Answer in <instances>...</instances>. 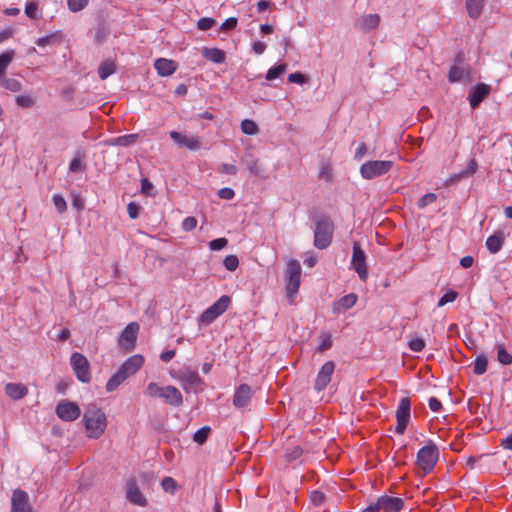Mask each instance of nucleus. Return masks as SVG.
I'll use <instances>...</instances> for the list:
<instances>
[{"label": "nucleus", "instance_id": "f257e3e1", "mask_svg": "<svg viewBox=\"0 0 512 512\" xmlns=\"http://www.w3.org/2000/svg\"><path fill=\"white\" fill-rule=\"evenodd\" d=\"M87 436L98 439L102 436L107 427V417L101 408L95 404H89L83 415Z\"/></svg>", "mask_w": 512, "mask_h": 512}, {"label": "nucleus", "instance_id": "f03ea898", "mask_svg": "<svg viewBox=\"0 0 512 512\" xmlns=\"http://www.w3.org/2000/svg\"><path fill=\"white\" fill-rule=\"evenodd\" d=\"M334 224L330 217L322 215L317 221L314 230V246L318 249L327 248L333 238Z\"/></svg>", "mask_w": 512, "mask_h": 512}, {"label": "nucleus", "instance_id": "7ed1b4c3", "mask_svg": "<svg viewBox=\"0 0 512 512\" xmlns=\"http://www.w3.org/2000/svg\"><path fill=\"white\" fill-rule=\"evenodd\" d=\"M439 458V450L437 446L429 442L422 447L417 453L416 465L423 474H427L433 470Z\"/></svg>", "mask_w": 512, "mask_h": 512}, {"label": "nucleus", "instance_id": "20e7f679", "mask_svg": "<svg viewBox=\"0 0 512 512\" xmlns=\"http://www.w3.org/2000/svg\"><path fill=\"white\" fill-rule=\"evenodd\" d=\"M286 292L290 302L293 301V297L299 290L300 278H301V265L299 261L291 259L287 263L286 271Z\"/></svg>", "mask_w": 512, "mask_h": 512}, {"label": "nucleus", "instance_id": "39448f33", "mask_svg": "<svg viewBox=\"0 0 512 512\" xmlns=\"http://www.w3.org/2000/svg\"><path fill=\"white\" fill-rule=\"evenodd\" d=\"M394 163L389 160H371L363 163L360 167V174L364 179L371 180L388 173Z\"/></svg>", "mask_w": 512, "mask_h": 512}, {"label": "nucleus", "instance_id": "423d86ee", "mask_svg": "<svg viewBox=\"0 0 512 512\" xmlns=\"http://www.w3.org/2000/svg\"><path fill=\"white\" fill-rule=\"evenodd\" d=\"M231 298L227 295L221 296L213 305L207 308L200 316V322L209 325L216 318L222 315L229 307Z\"/></svg>", "mask_w": 512, "mask_h": 512}, {"label": "nucleus", "instance_id": "0eeeda50", "mask_svg": "<svg viewBox=\"0 0 512 512\" xmlns=\"http://www.w3.org/2000/svg\"><path fill=\"white\" fill-rule=\"evenodd\" d=\"M175 378L182 382L185 391L196 390L203 380L199 374L188 367H184L177 371Z\"/></svg>", "mask_w": 512, "mask_h": 512}, {"label": "nucleus", "instance_id": "6e6552de", "mask_svg": "<svg viewBox=\"0 0 512 512\" xmlns=\"http://www.w3.org/2000/svg\"><path fill=\"white\" fill-rule=\"evenodd\" d=\"M139 324L137 322L129 323L121 333L118 343L122 350L130 352L135 348Z\"/></svg>", "mask_w": 512, "mask_h": 512}, {"label": "nucleus", "instance_id": "1a4fd4ad", "mask_svg": "<svg viewBox=\"0 0 512 512\" xmlns=\"http://www.w3.org/2000/svg\"><path fill=\"white\" fill-rule=\"evenodd\" d=\"M71 365L77 378L84 383L91 379L89 362L81 353L75 352L71 355Z\"/></svg>", "mask_w": 512, "mask_h": 512}, {"label": "nucleus", "instance_id": "9d476101", "mask_svg": "<svg viewBox=\"0 0 512 512\" xmlns=\"http://www.w3.org/2000/svg\"><path fill=\"white\" fill-rule=\"evenodd\" d=\"M411 411V402L408 397L401 398L397 411L396 420L397 425L395 428L396 433L403 434L407 428Z\"/></svg>", "mask_w": 512, "mask_h": 512}, {"label": "nucleus", "instance_id": "9b49d317", "mask_svg": "<svg viewBox=\"0 0 512 512\" xmlns=\"http://www.w3.org/2000/svg\"><path fill=\"white\" fill-rule=\"evenodd\" d=\"M351 263H352L354 270L357 272L359 278L362 281H366V279L368 277L366 255L358 243H354V245H353V254H352V262Z\"/></svg>", "mask_w": 512, "mask_h": 512}, {"label": "nucleus", "instance_id": "f8f14e48", "mask_svg": "<svg viewBox=\"0 0 512 512\" xmlns=\"http://www.w3.org/2000/svg\"><path fill=\"white\" fill-rule=\"evenodd\" d=\"M56 414L63 421L71 422L80 416L81 410L75 402L63 400L58 403Z\"/></svg>", "mask_w": 512, "mask_h": 512}, {"label": "nucleus", "instance_id": "ddd939ff", "mask_svg": "<svg viewBox=\"0 0 512 512\" xmlns=\"http://www.w3.org/2000/svg\"><path fill=\"white\" fill-rule=\"evenodd\" d=\"M11 512H33L29 495L22 489H15L11 498Z\"/></svg>", "mask_w": 512, "mask_h": 512}, {"label": "nucleus", "instance_id": "4468645a", "mask_svg": "<svg viewBox=\"0 0 512 512\" xmlns=\"http://www.w3.org/2000/svg\"><path fill=\"white\" fill-rule=\"evenodd\" d=\"M126 498L127 500L137 506L145 507L148 504L146 497L140 490L136 478H130L126 483Z\"/></svg>", "mask_w": 512, "mask_h": 512}, {"label": "nucleus", "instance_id": "2eb2a0df", "mask_svg": "<svg viewBox=\"0 0 512 512\" xmlns=\"http://www.w3.org/2000/svg\"><path fill=\"white\" fill-rule=\"evenodd\" d=\"M334 370L335 363L333 361H327L322 365L314 384V388L316 391H323L327 387V385L331 381Z\"/></svg>", "mask_w": 512, "mask_h": 512}, {"label": "nucleus", "instance_id": "dca6fc26", "mask_svg": "<svg viewBox=\"0 0 512 512\" xmlns=\"http://www.w3.org/2000/svg\"><path fill=\"white\" fill-rule=\"evenodd\" d=\"M376 505L379 512H399L404 506V501L398 497L383 495L377 499Z\"/></svg>", "mask_w": 512, "mask_h": 512}, {"label": "nucleus", "instance_id": "f3484780", "mask_svg": "<svg viewBox=\"0 0 512 512\" xmlns=\"http://www.w3.org/2000/svg\"><path fill=\"white\" fill-rule=\"evenodd\" d=\"M171 139L180 147H186L189 150L195 151L200 149L201 143L198 136H187L177 131L170 132Z\"/></svg>", "mask_w": 512, "mask_h": 512}, {"label": "nucleus", "instance_id": "a211bd4d", "mask_svg": "<svg viewBox=\"0 0 512 512\" xmlns=\"http://www.w3.org/2000/svg\"><path fill=\"white\" fill-rule=\"evenodd\" d=\"M463 61V54L458 53L455 58V64L450 68L448 73V79L451 83L460 81L463 78L470 80V71L465 70L463 67H461Z\"/></svg>", "mask_w": 512, "mask_h": 512}, {"label": "nucleus", "instance_id": "6ab92c4d", "mask_svg": "<svg viewBox=\"0 0 512 512\" xmlns=\"http://www.w3.org/2000/svg\"><path fill=\"white\" fill-rule=\"evenodd\" d=\"M380 24V16L378 14H366L360 16L355 22V28L363 33H368L376 29Z\"/></svg>", "mask_w": 512, "mask_h": 512}, {"label": "nucleus", "instance_id": "aec40b11", "mask_svg": "<svg viewBox=\"0 0 512 512\" xmlns=\"http://www.w3.org/2000/svg\"><path fill=\"white\" fill-rule=\"evenodd\" d=\"M252 397V390L248 384H241L235 391L233 396V405L236 408L246 407Z\"/></svg>", "mask_w": 512, "mask_h": 512}, {"label": "nucleus", "instance_id": "412c9836", "mask_svg": "<svg viewBox=\"0 0 512 512\" xmlns=\"http://www.w3.org/2000/svg\"><path fill=\"white\" fill-rule=\"evenodd\" d=\"M161 398L165 399L168 404L175 407H179L183 404V397L181 392L176 387L171 385L163 388Z\"/></svg>", "mask_w": 512, "mask_h": 512}, {"label": "nucleus", "instance_id": "4be33fe9", "mask_svg": "<svg viewBox=\"0 0 512 512\" xmlns=\"http://www.w3.org/2000/svg\"><path fill=\"white\" fill-rule=\"evenodd\" d=\"M154 67L160 76H170L177 70V63L166 58H159L155 61Z\"/></svg>", "mask_w": 512, "mask_h": 512}, {"label": "nucleus", "instance_id": "5701e85b", "mask_svg": "<svg viewBox=\"0 0 512 512\" xmlns=\"http://www.w3.org/2000/svg\"><path fill=\"white\" fill-rule=\"evenodd\" d=\"M130 375L120 366L106 384L107 392L116 390Z\"/></svg>", "mask_w": 512, "mask_h": 512}, {"label": "nucleus", "instance_id": "b1692460", "mask_svg": "<svg viewBox=\"0 0 512 512\" xmlns=\"http://www.w3.org/2000/svg\"><path fill=\"white\" fill-rule=\"evenodd\" d=\"M144 364V357L136 354L129 357L121 367L130 375H134Z\"/></svg>", "mask_w": 512, "mask_h": 512}, {"label": "nucleus", "instance_id": "393cba45", "mask_svg": "<svg viewBox=\"0 0 512 512\" xmlns=\"http://www.w3.org/2000/svg\"><path fill=\"white\" fill-rule=\"evenodd\" d=\"M357 302V295L355 293L347 294L341 297L336 303L333 305L334 312H344L350 308H352Z\"/></svg>", "mask_w": 512, "mask_h": 512}, {"label": "nucleus", "instance_id": "a878e982", "mask_svg": "<svg viewBox=\"0 0 512 512\" xmlns=\"http://www.w3.org/2000/svg\"><path fill=\"white\" fill-rule=\"evenodd\" d=\"M505 242V236L502 232H496L489 236L486 240V247L490 253L495 254L499 252Z\"/></svg>", "mask_w": 512, "mask_h": 512}, {"label": "nucleus", "instance_id": "bb28decb", "mask_svg": "<svg viewBox=\"0 0 512 512\" xmlns=\"http://www.w3.org/2000/svg\"><path fill=\"white\" fill-rule=\"evenodd\" d=\"M5 393L13 400H19L28 393L27 388L22 384L8 383L5 386Z\"/></svg>", "mask_w": 512, "mask_h": 512}, {"label": "nucleus", "instance_id": "cd10ccee", "mask_svg": "<svg viewBox=\"0 0 512 512\" xmlns=\"http://www.w3.org/2000/svg\"><path fill=\"white\" fill-rule=\"evenodd\" d=\"M202 55L213 63H223L225 61V52L218 48H203Z\"/></svg>", "mask_w": 512, "mask_h": 512}, {"label": "nucleus", "instance_id": "c85d7f7f", "mask_svg": "<svg viewBox=\"0 0 512 512\" xmlns=\"http://www.w3.org/2000/svg\"><path fill=\"white\" fill-rule=\"evenodd\" d=\"M15 56L14 50L5 51L0 55V78L4 75L7 67L12 62Z\"/></svg>", "mask_w": 512, "mask_h": 512}, {"label": "nucleus", "instance_id": "c756f323", "mask_svg": "<svg viewBox=\"0 0 512 512\" xmlns=\"http://www.w3.org/2000/svg\"><path fill=\"white\" fill-rule=\"evenodd\" d=\"M116 66L114 62L105 61L98 68L99 77L104 80L115 72Z\"/></svg>", "mask_w": 512, "mask_h": 512}, {"label": "nucleus", "instance_id": "7c9ffc66", "mask_svg": "<svg viewBox=\"0 0 512 512\" xmlns=\"http://www.w3.org/2000/svg\"><path fill=\"white\" fill-rule=\"evenodd\" d=\"M0 85L12 92H18L22 88L20 81H18L17 79L6 78L3 76L0 78Z\"/></svg>", "mask_w": 512, "mask_h": 512}, {"label": "nucleus", "instance_id": "2f4dec72", "mask_svg": "<svg viewBox=\"0 0 512 512\" xmlns=\"http://www.w3.org/2000/svg\"><path fill=\"white\" fill-rule=\"evenodd\" d=\"M320 339L321 342L316 348L317 352L323 353L332 347V336L329 332H321Z\"/></svg>", "mask_w": 512, "mask_h": 512}, {"label": "nucleus", "instance_id": "473e14b6", "mask_svg": "<svg viewBox=\"0 0 512 512\" xmlns=\"http://www.w3.org/2000/svg\"><path fill=\"white\" fill-rule=\"evenodd\" d=\"M241 130L244 134L255 135L258 133L259 128L254 121L245 119L241 122Z\"/></svg>", "mask_w": 512, "mask_h": 512}, {"label": "nucleus", "instance_id": "72a5a7b5", "mask_svg": "<svg viewBox=\"0 0 512 512\" xmlns=\"http://www.w3.org/2000/svg\"><path fill=\"white\" fill-rule=\"evenodd\" d=\"M466 8L470 17L480 16V0H466Z\"/></svg>", "mask_w": 512, "mask_h": 512}, {"label": "nucleus", "instance_id": "f704fd0d", "mask_svg": "<svg viewBox=\"0 0 512 512\" xmlns=\"http://www.w3.org/2000/svg\"><path fill=\"white\" fill-rule=\"evenodd\" d=\"M287 69L286 64H279L277 66H274L270 68L266 74V79L271 81L279 77L281 74L285 73Z\"/></svg>", "mask_w": 512, "mask_h": 512}, {"label": "nucleus", "instance_id": "c9c22d12", "mask_svg": "<svg viewBox=\"0 0 512 512\" xmlns=\"http://www.w3.org/2000/svg\"><path fill=\"white\" fill-rule=\"evenodd\" d=\"M89 3V0H67L68 9L71 12L82 11Z\"/></svg>", "mask_w": 512, "mask_h": 512}, {"label": "nucleus", "instance_id": "e433bc0d", "mask_svg": "<svg viewBox=\"0 0 512 512\" xmlns=\"http://www.w3.org/2000/svg\"><path fill=\"white\" fill-rule=\"evenodd\" d=\"M210 428L205 426L196 431L193 440L198 444H204L209 436Z\"/></svg>", "mask_w": 512, "mask_h": 512}, {"label": "nucleus", "instance_id": "4c0bfd02", "mask_svg": "<svg viewBox=\"0 0 512 512\" xmlns=\"http://www.w3.org/2000/svg\"><path fill=\"white\" fill-rule=\"evenodd\" d=\"M497 358L503 365H510L512 363V355L503 346L498 347Z\"/></svg>", "mask_w": 512, "mask_h": 512}, {"label": "nucleus", "instance_id": "58836bf2", "mask_svg": "<svg viewBox=\"0 0 512 512\" xmlns=\"http://www.w3.org/2000/svg\"><path fill=\"white\" fill-rule=\"evenodd\" d=\"M16 103L22 108H30L35 104V98L30 95H19L16 97Z\"/></svg>", "mask_w": 512, "mask_h": 512}, {"label": "nucleus", "instance_id": "ea45409f", "mask_svg": "<svg viewBox=\"0 0 512 512\" xmlns=\"http://www.w3.org/2000/svg\"><path fill=\"white\" fill-rule=\"evenodd\" d=\"M137 137H138V135H136V134H128V135L120 136L115 139V144H117L119 146H129L136 142Z\"/></svg>", "mask_w": 512, "mask_h": 512}, {"label": "nucleus", "instance_id": "a19ab883", "mask_svg": "<svg viewBox=\"0 0 512 512\" xmlns=\"http://www.w3.org/2000/svg\"><path fill=\"white\" fill-rule=\"evenodd\" d=\"M223 264L229 271H235L239 266V260L236 255H228L225 257Z\"/></svg>", "mask_w": 512, "mask_h": 512}, {"label": "nucleus", "instance_id": "79ce46f5", "mask_svg": "<svg viewBox=\"0 0 512 512\" xmlns=\"http://www.w3.org/2000/svg\"><path fill=\"white\" fill-rule=\"evenodd\" d=\"M470 104L473 109L480 105V83H477L472 88V94L470 95Z\"/></svg>", "mask_w": 512, "mask_h": 512}, {"label": "nucleus", "instance_id": "37998d69", "mask_svg": "<svg viewBox=\"0 0 512 512\" xmlns=\"http://www.w3.org/2000/svg\"><path fill=\"white\" fill-rule=\"evenodd\" d=\"M162 488L165 492L174 493L177 489V483L172 477H165L161 482Z\"/></svg>", "mask_w": 512, "mask_h": 512}, {"label": "nucleus", "instance_id": "c03bdc74", "mask_svg": "<svg viewBox=\"0 0 512 512\" xmlns=\"http://www.w3.org/2000/svg\"><path fill=\"white\" fill-rule=\"evenodd\" d=\"M436 199H437L436 194L427 193L418 200L417 205L419 208H424L427 205L434 203L436 201Z\"/></svg>", "mask_w": 512, "mask_h": 512}, {"label": "nucleus", "instance_id": "a18cd8bd", "mask_svg": "<svg viewBox=\"0 0 512 512\" xmlns=\"http://www.w3.org/2000/svg\"><path fill=\"white\" fill-rule=\"evenodd\" d=\"M215 23L216 21L213 18L204 17L198 21L197 27L199 30L206 31L212 28L215 25Z\"/></svg>", "mask_w": 512, "mask_h": 512}, {"label": "nucleus", "instance_id": "49530a36", "mask_svg": "<svg viewBox=\"0 0 512 512\" xmlns=\"http://www.w3.org/2000/svg\"><path fill=\"white\" fill-rule=\"evenodd\" d=\"M302 453L303 450L300 446H294L290 449H287L285 456L288 461H293L299 458L302 455Z\"/></svg>", "mask_w": 512, "mask_h": 512}, {"label": "nucleus", "instance_id": "de8ad7c7", "mask_svg": "<svg viewBox=\"0 0 512 512\" xmlns=\"http://www.w3.org/2000/svg\"><path fill=\"white\" fill-rule=\"evenodd\" d=\"M457 292H455L454 290H449L447 291L440 299H439V302H438V306L441 307V306H444L446 305L447 303L449 302H453L456 298H457Z\"/></svg>", "mask_w": 512, "mask_h": 512}, {"label": "nucleus", "instance_id": "09e8293b", "mask_svg": "<svg viewBox=\"0 0 512 512\" xmlns=\"http://www.w3.org/2000/svg\"><path fill=\"white\" fill-rule=\"evenodd\" d=\"M408 346L413 352H420L425 347V341L422 338H415L408 342Z\"/></svg>", "mask_w": 512, "mask_h": 512}, {"label": "nucleus", "instance_id": "8fccbe9b", "mask_svg": "<svg viewBox=\"0 0 512 512\" xmlns=\"http://www.w3.org/2000/svg\"><path fill=\"white\" fill-rule=\"evenodd\" d=\"M228 244L226 238H217L209 242V248L213 251H218L225 248Z\"/></svg>", "mask_w": 512, "mask_h": 512}, {"label": "nucleus", "instance_id": "3c124183", "mask_svg": "<svg viewBox=\"0 0 512 512\" xmlns=\"http://www.w3.org/2000/svg\"><path fill=\"white\" fill-rule=\"evenodd\" d=\"M478 164L475 158L471 159L466 170L462 171L458 177H468L477 171Z\"/></svg>", "mask_w": 512, "mask_h": 512}, {"label": "nucleus", "instance_id": "603ef678", "mask_svg": "<svg viewBox=\"0 0 512 512\" xmlns=\"http://www.w3.org/2000/svg\"><path fill=\"white\" fill-rule=\"evenodd\" d=\"M325 499H326V496L321 491L315 490V491H312L310 494V500L316 506L323 504Z\"/></svg>", "mask_w": 512, "mask_h": 512}, {"label": "nucleus", "instance_id": "864d4df0", "mask_svg": "<svg viewBox=\"0 0 512 512\" xmlns=\"http://www.w3.org/2000/svg\"><path fill=\"white\" fill-rule=\"evenodd\" d=\"M53 203L59 213H64L67 209V204L65 199L60 195L53 196Z\"/></svg>", "mask_w": 512, "mask_h": 512}, {"label": "nucleus", "instance_id": "5fc2aeb1", "mask_svg": "<svg viewBox=\"0 0 512 512\" xmlns=\"http://www.w3.org/2000/svg\"><path fill=\"white\" fill-rule=\"evenodd\" d=\"M163 388L164 387H160L157 383H150L148 384L147 386V393L152 396V397H160L161 398V394L163 393Z\"/></svg>", "mask_w": 512, "mask_h": 512}, {"label": "nucleus", "instance_id": "6e6d98bb", "mask_svg": "<svg viewBox=\"0 0 512 512\" xmlns=\"http://www.w3.org/2000/svg\"><path fill=\"white\" fill-rule=\"evenodd\" d=\"M319 178L325 180L326 182H329L331 180L332 170H331L330 165H328V164L322 165V167L320 169V173H319Z\"/></svg>", "mask_w": 512, "mask_h": 512}, {"label": "nucleus", "instance_id": "4d7b16f0", "mask_svg": "<svg viewBox=\"0 0 512 512\" xmlns=\"http://www.w3.org/2000/svg\"><path fill=\"white\" fill-rule=\"evenodd\" d=\"M197 226V220L195 217L189 216L183 220L182 228L185 231H192Z\"/></svg>", "mask_w": 512, "mask_h": 512}, {"label": "nucleus", "instance_id": "13d9d810", "mask_svg": "<svg viewBox=\"0 0 512 512\" xmlns=\"http://www.w3.org/2000/svg\"><path fill=\"white\" fill-rule=\"evenodd\" d=\"M288 81L291 83L304 84L307 81V78L304 74L295 72L288 76Z\"/></svg>", "mask_w": 512, "mask_h": 512}, {"label": "nucleus", "instance_id": "bf43d9fd", "mask_svg": "<svg viewBox=\"0 0 512 512\" xmlns=\"http://www.w3.org/2000/svg\"><path fill=\"white\" fill-rule=\"evenodd\" d=\"M37 9H38L37 3L29 2L26 4L25 13L29 18L36 19L37 18V15H36Z\"/></svg>", "mask_w": 512, "mask_h": 512}, {"label": "nucleus", "instance_id": "052dcab7", "mask_svg": "<svg viewBox=\"0 0 512 512\" xmlns=\"http://www.w3.org/2000/svg\"><path fill=\"white\" fill-rule=\"evenodd\" d=\"M237 23H238L237 18H235V17L228 18L222 23L221 30H223V31L233 30L237 26Z\"/></svg>", "mask_w": 512, "mask_h": 512}, {"label": "nucleus", "instance_id": "680f3d73", "mask_svg": "<svg viewBox=\"0 0 512 512\" xmlns=\"http://www.w3.org/2000/svg\"><path fill=\"white\" fill-rule=\"evenodd\" d=\"M57 41V37L55 35H49L45 37H41L36 41V44L40 47H44L46 45L54 44Z\"/></svg>", "mask_w": 512, "mask_h": 512}, {"label": "nucleus", "instance_id": "e2e57ef3", "mask_svg": "<svg viewBox=\"0 0 512 512\" xmlns=\"http://www.w3.org/2000/svg\"><path fill=\"white\" fill-rule=\"evenodd\" d=\"M218 196L221 198V199H225V200H231L234 198L235 196V192L233 189L231 188H222L218 191Z\"/></svg>", "mask_w": 512, "mask_h": 512}, {"label": "nucleus", "instance_id": "0e129e2a", "mask_svg": "<svg viewBox=\"0 0 512 512\" xmlns=\"http://www.w3.org/2000/svg\"><path fill=\"white\" fill-rule=\"evenodd\" d=\"M127 211L131 219H136L139 214V205L135 202H130L127 205Z\"/></svg>", "mask_w": 512, "mask_h": 512}, {"label": "nucleus", "instance_id": "69168bd1", "mask_svg": "<svg viewBox=\"0 0 512 512\" xmlns=\"http://www.w3.org/2000/svg\"><path fill=\"white\" fill-rule=\"evenodd\" d=\"M249 170L252 174L259 176L262 172V169L259 165V161L257 159H253L251 162H248Z\"/></svg>", "mask_w": 512, "mask_h": 512}, {"label": "nucleus", "instance_id": "338daca9", "mask_svg": "<svg viewBox=\"0 0 512 512\" xmlns=\"http://www.w3.org/2000/svg\"><path fill=\"white\" fill-rule=\"evenodd\" d=\"M238 169L235 165L232 164H222L220 172L229 174V175H235L237 173Z\"/></svg>", "mask_w": 512, "mask_h": 512}, {"label": "nucleus", "instance_id": "774afa93", "mask_svg": "<svg viewBox=\"0 0 512 512\" xmlns=\"http://www.w3.org/2000/svg\"><path fill=\"white\" fill-rule=\"evenodd\" d=\"M429 403V407L430 409L433 411V412H439L441 409H442V404L441 402L435 398V397H431L428 401Z\"/></svg>", "mask_w": 512, "mask_h": 512}]
</instances>
